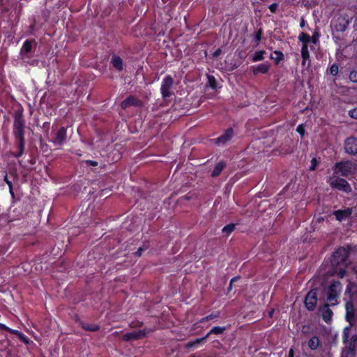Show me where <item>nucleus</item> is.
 <instances>
[{
  "instance_id": "obj_1",
  "label": "nucleus",
  "mask_w": 357,
  "mask_h": 357,
  "mask_svg": "<svg viewBox=\"0 0 357 357\" xmlns=\"http://www.w3.org/2000/svg\"><path fill=\"white\" fill-rule=\"evenodd\" d=\"M342 289L341 283L339 281H335L326 290L327 302L331 305V306L338 304L339 296Z\"/></svg>"
},
{
  "instance_id": "obj_2",
  "label": "nucleus",
  "mask_w": 357,
  "mask_h": 357,
  "mask_svg": "<svg viewBox=\"0 0 357 357\" xmlns=\"http://www.w3.org/2000/svg\"><path fill=\"white\" fill-rule=\"evenodd\" d=\"M356 166V165L351 161H342L334 165L333 171L335 174L347 177L355 172Z\"/></svg>"
},
{
  "instance_id": "obj_3",
  "label": "nucleus",
  "mask_w": 357,
  "mask_h": 357,
  "mask_svg": "<svg viewBox=\"0 0 357 357\" xmlns=\"http://www.w3.org/2000/svg\"><path fill=\"white\" fill-rule=\"evenodd\" d=\"M328 183L332 188L346 193H350L352 191L350 184L345 179L342 178L332 176L330 178Z\"/></svg>"
},
{
  "instance_id": "obj_4",
  "label": "nucleus",
  "mask_w": 357,
  "mask_h": 357,
  "mask_svg": "<svg viewBox=\"0 0 357 357\" xmlns=\"http://www.w3.org/2000/svg\"><path fill=\"white\" fill-rule=\"evenodd\" d=\"M13 133L19 142H24V121L22 114H17L15 116Z\"/></svg>"
},
{
  "instance_id": "obj_5",
  "label": "nucleus",
  "mask_w": 357,
  "mask_h": 357,
  "mask_svg": "<svg viewBox=\"0 0 357 357\" xmlns=\"http://www.w3.org/2000/svg\"><path fill=\"white\" fill-rule=\"evenodd\" d=\"M173 84L174 79L170 75H167L163 79L161 84L160 91L162 96L164 99H166L167 98H169V96H172V93L171 90L173 86Z\"/></svg>"
},
{
  "instance_id": "obj_6",
  "label": "nucleus",
  "mask_w": 357,
  "mask_h": 357,
  "mask_svg": "<svg viewBox=\"0 0 357 357\" xmlns=\"http://www.w3.org/2000/svg\"><path fill=\"white\" fill-rule=\"evenodd\" d=\"M348 251L343 247L339 248L333 255L331 260L332 265L337 266L346 261L348 257Z\"/></svg>"
},
{
  "instance_id": "obj_7",
  "label": "nucleus",
  "mask_w": 357,
  "mask_h": 357,
  "mask_svg": "<svg viewBox=\"0 0 357 357\" xmlns=\"http://www.w3.org/2000/svg\"><path fill=\"white\" fill-rule=\"evenodd\" d=\"M345 319L350 325L357 324V310L354 309L352 302L345 303Z\"/></svg>"
},
{
  "instance_id": "obj_8",
  "label": "nucleus",
  "mask_w": 357,
  "mask_h": 357,
  "mask_svg": "<svg viewBox=\"0 0 357 357\" xmlns=\"http://www.w3.org/2000/svg\"><path fill=\"white\" fill-rule=\"evenodd\" d=\"M317 303V290L312 289L310 291L305 298V305L306 308L312 311L315 309Z\"/></svg>"
},
{
  "instance_id": "obj_9",
  "label": "nucleus",
  "mask_w": 357,
  "mask_h": 357,
  "mask_svg": "<svg viewBox=\"0 0 357 357\" xmlns=\"http://www.w3.org/2000/svg\"><path fill=\"white\" fill-rule=\"evenodd\" d=\"M147 333L148 332L146 330L135 331L123 335L122 336V340L126 342L140 340L144 337Z\"/></svg>"
},
{
  "instance_id": "obj_10",
  "label": "nucleus",
  "mask_w": 357,
  "mask_h": 357,
  "mask_svg": "<svg viewBox=\"0 0 357 357\" xmlns=\"http://www.w3.org/2000/svg\"><path fill=\"white\" fill-rule=\"evenodd\" d=\"M344 149L347 153L357 155V138L349 137L344 142Z\"/></svg>"
},
{
  "instance_id": "obj_11",
  "label": "nucleus",
  "mask_w": 357,
  "mask_h": 357,
  "mask_svg": "<svg viewBox=\"0 0 357 357\" xmlns=\"http://www.w3.org/2000/svg\"><path fill=\"white\" fill-rule=\"evenodd\" d=\"M330 305H331L327 302V303L324 304L319 307V312L321 314L322 319L326 323H330L331 321L333 314V311L329 307Z\"/></svg>"
},
{
  "instance_id": "obj_12",
  "label": "nucleus",
  "mask_w": 357,
  "mask_h": 357,
  "mask_svg": "<svg viewBox=\"0 0 357 357\" xmlns=\"http://www.w3.org/2000/svg\"><path fill=\"white\" fill-rule=\"evenodd\" d=\"M142 105V101L134 96H129L121 103L122 109H125L130 106L140 107Z\"/></svg>"
},
{
  "instance_id": "obj_13",
  "label": "nucleus",
  "mask_w": 357,
  "mask_h": 357,
  "mask_svg": "<svg viewBox=\"0 0 357 357\" xmlns=\"http://www.w3.org/2000/svg\"><path fill=\"white\" fill-rule=\"evenodd\" d=\"M66 139V129L64 127L61 128L56 134L54 139L52 142L55 145L63 144Z\"/></svg>"
},
{
  "instance_id": "obj_14",
  "label": "nucleus",
  "mask_w": 357,
  "mask_h": 357,
  "mask_svg": "<svg viewBox=\"0 0 357 357\" xmlns=\"http://www.w3.org/2000/svg\"><path fill=\"white\" fill-rule=\"evenodd\" d=\"M352 213V209L350 208H347L345 210H337L333 212V215L335 216L336 219L342 222L345 220L347 218L350 217Z\"/></svg>"
},
{
  "instance_id": "obj_15",
  "label": "nucleus",
  "mask_w": 357,
  "mask_h": 357,
  "mask_svg": "<svg viewBox=\"0 0 357 357\" xmlns=\"http://www.w3.org/2000/svg\"><path fill=\"white\" fill-rule=\"evenodd\" d=\"M234 135V131L231 128H228L224 134L220 135L216 139V143L218 144H225L227 142L229 141Z\"/></svg>"
},
{
  "instance_id": "obj_16",
  "label": "nucleus",
  "mask_w": 357,
  "mask_h": 357,
  "mask_svg": "<svg viewBox=\"0 0 357 357\" xmlns=\"http://www.w3.org/2000/svg\"><path fill=\"white\" fill-rule=\"evenodd\" d=\"M33 43V40H27L24 43L22 47L20 50V54L23 57L24 54L29 53L32 50Z\"/></svg>"
},
{
  "instance_id": "obj_17",
  "label": "nucleus",
  "mask_w": 357,
  "mask_h": 357,
  "mask_svg": "<svg viewBox=\"0 0 357 357\" xmlns=\"http://www.w3.org/2000/svg\"><path fill=\"white\" fill-rule=\"evenodd\" d=\"M269 65L268 63H261L257 67L254 68L253 73L257 75L258 73H266L269 70Z\"/></svg>"
},
{
  "instance_id": "obj_18",
  "label": "nucleus",
  "mask_w": 357,
  "mask_h": 357,
  "mask_svg": "<svg viewBox=\"0 0 357 357\" xmlns=\"http://www.w3.org/2000/svg\"><path fill=\"white\" fill-rule=\"evenodd\" d=\"M111 63L113 67L116 70H121L123 69V61L119 56H113Z\"/></svg>"
},
{
  "instance_id": "obj_19",
  "label": "nucleus",
  "mask_w": 357,
  "mask_h": 357,
  "mask_svg": "<svg viewBox=\"0 0 357 357\" xmlns=\"http://www.w3.org/2000/svg\"><path fill=\"white\" fill-rule=\"evenodd\" d=\"M225 163L222 161L219 162L215 166L212 173L211 176L212 177H216L220 175V174L222 172L223 169L225 167Z\"/></svg>"
},
{
  "instance_id": "obj_20",
  "label": "nucleus",
  "mask_w": 357,
  "mask_h": 357,
  "mask_svg": "<svg viewBox=\"0 0 357 357\" xmlns=\"http://www.w3.org/2000/svg\"><path fill=\"white\" fill-rule=\"evenodd\" d=\"M320 341L318 337L313 336L308 342V346L312 350H315L319 346Z\"/></svg>"
},
{
  "instance_id": "obj_21",
  "label": "nucleus",
  "mask_w": 357,
  "mask_h": 357,
  "mask_svg": "<svg viewBox=\"0 0 357 357\" xmlns=\"http://www.w3.org/2000/svg\"><path fill=\"white\" fill-rule=\"evenodd\" d=\"M225 330H226V327L214 326L206 334V337H209V335H211L212 334H215V335L222 334L225 332Z\"/></svg>"
},
{
  "instance_id": "obj_22",
  "label": "nucleus",
  "mask_w": 357,
  "mask_h": 357,
  "mask_svg": "<svg viewBox=\"0 0 357 357\" xmlns=\"http://www.w3.org/2000/svg\"><path fill=\"white\" fill-rule=\"evenodd\" d=\"M298 39L302 42V45H308V43L311 41V36L305 33H301L298 36Z\"/></svg>"
},
{
  "instance_id": "obj_23",
  "label": "nucleus",
  "mask_w": 357,
  "mask_h": 357,
  "mask_svg": "<svg viewBox=\"0 0 357 357\" xmlns=\"http://www.w3.org/2000/svg\"><path fill=\"white\" fill-rule=\"evenodd\" d=\"M261 35H262L261 29H259L257 31L255 32L254 38L252 40V42L255 43L254 47L258 46V45L261 40Z\"/></svg>"
},
{
  "instance_id": "obj_24",
  "label": "nucleus",
  "mask_w": 357,
  "mask_h": 357,
  "mask_svg": "<svg viewBox=\"0 0 357 357\" xmlns=\"http://www.w3.org/2000/svg\"><path fill=\"white\" fill-rule=\"evenodd\" d=\"M264 54H266V52L264 50H260V51L256 52L252 55V61L256 62V61H259L264 60Z\"/></svg>"
},
{
  "instance_id": "obj_25",
  "label": "nucleus",
  "mask_w": 357,
  "mask_h": 357,
  "mask_svg": "<svg viewBox=\"0 0 357 357\" xmlns=\"http://www.w3.org/2000/svg\"><path fill=\"white\" fill-rule=\"evenodd\" d=\"M208 79V86H209L213 89H217V81L213 75H207Z\"/></svg>"
},
{
  "instance_id": "obj_26",
  "label": "nucleus",
  "mask_w": 357,
  "mask_h": 357,
  "mask_svg": "<svg viewBox=\"0 0 357 357\" xmlns=\"http://www.w3.org/2000/svg\"><path fill=\"white\" fill-rule=\"evenodd\" d=\"M347 24H334L333 26H331V29L337 31H344L347 28Z\"/></svg>"
},
{
  "instance_id": "obj_27",
  "label": "nucleus",
  "mask_w": 357,
  "mask_h": 357,
  "mask_svg": "<svg viewBox=\"0 0 357 357\" xmlns=\"http://www.w3.org/2000/svg\"><path fill=\"white\" fill-rule=\"evenodd\" d=\"M208 337H206V335L204 337H202V338H197L194 341H192V342H189L187 343L186 344V347L188 348H191L197 344H200L201 342H202L204 340H206Z\"/></svg>"
},
{
  "instance_id": "obj_28",
  "label": "nucleus",
  "mask_w": 357,
  "mask_h": 357,
  "mask_svg": "<svg viewBox=\"0 0 357 357\" xmlns=\"http://www.w3.org/2000/svg\"><path fill=\"white\" fill-rule=\"evenodd\" d=\"M301 56H302V59H308L310 58V53L308 51V45H302Z\"/></svg>"
},
{
  "instance_id": "obj_29",
  "label": "nucleus",
  "mask_w": 357,
  "mask_h": 357,
  "mask_svg": "<svg viewBox=\"0 0 357 357\" xmlns=\"http://www.w3.org/2000/svg\"><path fill=\"white\" fill-rule=\"evenodd\" d=\"M235 229V225L234 224H229L224 227L222 229V231L227 235L230 234Z\"/></svg>"
},
{
  "instance_id": "obj_30",
  "label": "nucleus",
  "mask_w": 357,
  "mask_h": 357,
  "mask_svg": "<svg viewBox=\"0 0 357 357\" xmlns=\"http://www.w3.org/2000/svg\"><path fill=\"white\" fill-rule=\"evenodd\" d=\"M24 144H25V142H19V144H18V150L19 151L17 153H15L14 155V156L15 158H19L23 154L24 150Z\"/></svg>"
},
{
  "instance_id": "obj_31",
  "label": "nucleus",
  "mask_w": 357,
  "mask_h": 357,
  "mask_svg": "<svg viewBox=\"0 0 357 357\" xmlns=\"http://www.w3.org/2000/svg\"><path fill=\"white\" fill-rule=\"evenodd\" d=\"M82 328L85 329L86 331H96L98 330V326L96 325H91V324H82Z\"/></svg>"
},
{
  "instance_id": "obj_32",
  "label": "nucleus",
  "mask_w": 357,
  "mask_h": 357,
  "mask_svg": "<svg viewBox=\"0 0 357 357\" xmlns=\"http://www.w3.org/2000/svg\"><path fill=\"white\" fill-rule=\"evenodd\" d=\"M219 316H220V313L219 312L217 313V314H211L210 315H208V316L202 318L200 321L201 322H204V321H208V320L216 319V318H218Z\"/></svg>"
},
{
  "instance_id": "obj_33",
  "label": "nucleus",
  "mask_w": 357,
  "mask_h": 357,
  "mask_svg": "<svg viewBox=\"0 0 357 357\" xmlns=\"http://www.w3.org/2000/svg\"><path fill=\"white\" fill-rule=\"evenodd\" d=\"M338 70H339L338 66L337 64L334 63L330 68V73L332 75L335 76L338 73Z\"/></svg>"
},
{
  "instance_id": "obj_34",
  "label": "nucleus",
  "mask_w": 357,
  "mask_h": 357,
  "mask_svg": "<svg viewBox=\"0 0 357 357\" xmlns=\"http://www.w3.org/2000/svg\"><path fill=\"white\" fill-rule=\"evenodd\" d=\"M349 79L353 82H357V70H352L349 74Z\"/></svg>"
},
{
  "instance_id": "obj_35",
  "label": "nucleus",
  "mask_w": 357,
  "mask_h": 357,
  "mask_svg": "<svg viewBox=\"0 0 357 357\" xmlns=\"http://www.w3.org/2000/svg\"><path fill=\"white\" fill-rule=\"evenodd\" d=\"M4 181L8 184V187H9V190H10V192L12 196H14V192L13 191V185H12V182L8 180V176L6 175L4 176Z\"/></svg>"
},
{
  "instance_id": "obj_36",
  "label": "nucleus",
  "mask_w": 357,
  "mask_h": 357,
  "mask_svg": "<svg viewBox=\"0 0 357 357\" xmlns=\"http://www.w3.org/2000/svg\"><path fill=\"white\" fill-rule=\"evenodd\" d=\"M148 248V246L147 245H144V246H142V247H139L137 250V251L135 253V255L137 257H140L142 254V252L147 250Z\"/></svg>"
},
{
  "instance_id": "obj_37",
  "label": "nucleus",
  "mask_w": 357,
  "mask_h": 357,
  "mask_svg": "<svg viewBox=\"0 0 357 357\" xmlns=\"http://www.w3.org/2000/svg\"><path fill=\"white\" fill-rule=\"evenodd\" d=\"M336 274L338 278H343L346 275V271L342 268H340L336 272Z\"/></svg>"
},
{
  "instance_id": "obj_38",
  "label": "nucleus",
  "mask_w": 357,
  "mask_h": 357,
  "mask_svg": "<svg viewBox=\"0 0 357 357\" xmlns=\"http://www.w3.org/2000/svg\"><path fill=\"white\" fill-rule=\"evenodd\" d=\"M278 8V4L277 3H273L271 4L268 7L270 11L272 13H275L277 10Z\"/></svg>"
},
{
  "instance_id": "obj_39",
  "label": "nucleus",
  "mask_w": 357,
  "mask_h": 357,
  "mask_svg": "<svg viewBox=\"0 0 357 357\" xmlns=\"http://www.w3.org/2000/svg\"><path fill=\"white\" fill-rule=\"evenodd\" d=\"M349 116L353 118V119H357V107L356 108H354L353 109H351L349 112Z\"/></svg>"
},
{
  "instance_id": "obj_40",
  "label": "nucleus",
  "mask_w": 357,
  "mask_h": 357,
  "mask_svg": "<svg viewBox=\"0 0 357 357\" xmlns=\"http://www.w3.org/2000/svg\"><path fill=\"white\" fill-rule=\"evenodd\" d=\"M319 37V33L317 32H314V34L312 35V36L311 37L310 42H312L314 44H316L318 41Z\"/></svg>"
},
{
  "instance_id": "obj_41",
  "label": "nucleus",
  "mask_w": 357,
  "mask_h": 357,
  "mask_svg": "<svg viewBox=\"0 0 357 357\" xmlns=\"http://www.w3.org/2000/svg\"><path fill=\"white\" fill-rule=\"evenodd\" d=\"M2 327H3L4 329L7 330L8 331H9V332H10V333H13V334H15V335H17V336H18V335H20V331H16V330L10 329V328H9L6 327V326H4V325H3V326H2Z\"/></svg>"
},
{
  "instance_id": "obj_42",
  "label": "nucleus",
  "mask_w": 357,
  "mask_h": 357,
  "mask_svg": "<svg viewBox=\"0 0 357 357\" xmlns=\"http://www.w3.org/2000/svg\"><path fill=\"white\" fill-rule=\"evenodd\" d=\"M18 337H19L20 340H22V342H25L26 344L29 343L28 338L24 334H22V333H20Z\"/></svg>"
},
{
  "instance_id": "obj_43",
  "label": "nucleus",
  "mask_w": 357,
  "mask_h": 357,
  "mask_svg": "<svg viewBox=\"0 0 357 357\" xmlns=\"http://www.w3.org/2000/svg\"><path fill=\"white\" fill-rule=\"evenodd\" d=\"M297 132L298 133H300L302 136L304 135V128L302 125H300L297 127V129H296Z\"/></svg>"
},
{
  "instance_id": "obj_44",
  "label": "nucleus",
  "mask_w": 357,
  "mask_h": 357,
  "mask_svg": "<svg viewBox=\"0 0 357 357\" xmlns=\"http://www.w3.org/2000/svg\"><path fill=\"white\" fill-rule=\"evenodd\" d=\"M86 164H89L91 166H97L98 165V163L96 162V161H93V160H86Z\"/></svg>"
},
{
  "instance_id": "obj_45",
  "label": "nucleus",
  "mask_w": 357,
  "mask_h": 357,
  "mask_svg": "<svg viewBox=\"0 0 357 357\" xmlns=\"http://www.w3.org/2000/svg\"><path fill=\"white\" fill-rule=\"evenodd\" d=\"M192 198V195H190V194H188V195H185L183 196L181 199H183V200H190Z\"/></svg>"
},
{
  "instance_id": "obj_46",
  "label": "nucleus",
  "mask_w": 357,
  "mask_h": 357,
  "mask_svg": "<svg viewBox=\"0 0 357 357\" xmlns=\"http://www.w3.org/2000/svg\"><path fill=\"white\" fill-rule=\"evenodd\" d=\"M221 53V50L219 48L218 50H216L213 54V57H218Z\"/></svg>"
},
{
  "instance_id": "obj_47",
  "label": "nucleus",
  "mask_w": 357,
  "mask_h": 357,
  "mask_svg": "<svg viewBox=\"0 0 357 357\" xmlns=\"http://www.w3.org/2000/svg\"><path fill=\"white\" fill-rule=\"evenodd\" d=\"M312 166L310 167V170H314L316 167V163H317V161H316V159H312Z\"/></svg>"
},
{
  "instance_id": "obj_48",
  "label": "nucleus",
  "mask_w": 357,
  "mask_h": 357,
  "mask_svg": "<svg viewBox=\"0 0 357 357\" xmlns=\"http://www.w3.org/2000/svg\"><path fill=\"white\" fill-rule=\"evenodd\" d=\"M0 9L1 10H5L6 9L4 6V0H0Z\"/></svg>"
},
{
  "instance_id": "obj_49",
  "label": "nucleus",
  "mask_w": 357,
  "mask_h": 357,
  "mask_svg": "<svg viewBox=\"0 0 357 357\" xmlns=\"http://www.w3.org/2000/svg\"><path fill=\"white\" fill-rule=\"evenodd\" d=\"M275 54H278V56L277 58L278 60H280L283 56V54L281 52H275Z\"/></svg>"
},
{
  "instance_id": "obj_50",
  "label": "nucleus",
  "mask_w": 357,
  "mask_h": 357,
  "mask_svg": "<svg viewBox=\"0 0 357 357\" xmlns=\"http://www.w3.org/2000/svg\"><path fill=\"white\" fill-rule=\"evenodd\" d=\"M237 280V278H234L231 280L230 281V284H229V289L230 290L231 289V285H232V283L235 281Z\"/></svg>"
},
{
  "instance_id": "obj_51",
  "label": "nucleus",
  "mask_w": 357,
  "mask_h": 357,
  "mask_svg": "<svg viewBox=\"0 0 357 357\" xmlns=\"http://www.w3.org/2000/svg\"><path fill=\"white\" fill-rule=\"evenodd\" d=\"M294 350H293V349H290L289 351L288 357H294Z\"/></svg>"
},
{
  "instance_id": "obj_52",
  "label": "nucleus",
  "mask_w": 357,
  "mask_h": 357,
  "mask_svg": "<svg viewBox=\"0 0 357 357\" xmlns=\"http://www.w3.org/2000/svg\"><path fill=\"white\" fill-rule=\"evenodd\" d=\"M350 291H351V289H350V288H349V285H348V286H347V289H346L345 294H347V293H349H349H350Z\"/></svg>"
},
{
  "instance_id": "obj_53",
  "label": "nucleus",
  "mask_w": 357,
  "mask_h": 357,
  "mask_svg": "<svg viewBox=\"0 0 357 357\" xmlns=\"http://www.w3.org/2000/svg\"><path fill=\"white\" fill-rule=\"evenodd\" d=\"M307 59H303V61H302V65H303V66H305V63H306V61H307Z\"/></svg>"
},
{
  "instance_id": "obj_54",
  "label": "nucleus",
  "mask_w": 357,
  "mask_h": 357,
  "mask_svg": "<svg viewBox=\"0 0 357 357\" xmlns=\"http://www.w3.org/2000/svg\"><path fill=\"white\" fill-rule=\"evenodd\" d=\"M273 312H274V310H272L269 312V316H270V317H272V316H273Z\"/></svg>"
},
{
  "instance_id": "obj_55",
  "label": "nucleus",
  "mask_w": 357,
  "mask_h": 357,
  "mask_svg": "<svg viewBox=\"0 0 357 357\" xmlns=\"http://www.w3.org/2000/svg\"><path fill=\"white\" fill-rule=\"evenodd\" d=\"M301 22H302V23H304V22H305L303 17H302V18H301Z\"/></svg>"
},
{
  "instance_id": "obj_56",
  "label": "nucleus",
  "mask_w": 357,
  "mask_h": 357,
  "mask_svg": "<svg viewBox=\"0 0 357 357\" xmlns=\"http://www.w3.org/2000/svg\"><path fill=\"white\" fill-rule=\"evenodd\" d=\"M304 26H305V24H304V23L301 24V27H303Z\"/></svg>"
},
{
  "instance_id": "obj_57",
  "label": "nucleus",
  "mask_w": 357,
  "mask_h": 357,
  "mask_svg": "<svg viewBox=\"0 0 357 357\" xmlns=\"http://www.w3.org/2000/svg\"><path fill=\"white\" fill-rule=\"evenodd\" d=\"M346 22H347V23H349V19H347V20H346Z\"/></svg>"
},
{
  "instance_id": "obj_58",
  "label": "nucleus",
  "mask_w": 357,
  "mask_h": 357,
  "mask_svg": "<svg viewBox=\"0 0 357 357\" xmlns=\"http://www.w3.org/2000/svg\"><path fill=\"white\" fill-rule=\"evenodd\" d=\"M344 301H346V303L349 301H347V298H344ZM349 301L351 302V301Z\"/></svg>"
}]
</instances>
